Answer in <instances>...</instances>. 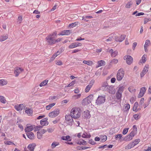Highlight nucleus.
Returning a JSON list of instances; mask_svg holds the SVG:
<instances>
[{
  "instance_id": "f257e3e1",
  "label": "nucleus",
  "mask_w": 151,
  "mask_h": 151,
  "mask_svg": "<svg viewBox=\"0 0 151 151\" xmlns=\"http://www.w3.org/2000/svg\"><path fill=\"white\" fill-rule=\"evenodd\" d=\"M81 113V110L79 108L75 107L71 110L70 115L72 116L74 119H77L80 117Z\"/></svg>"
},
{
  "instance_id": "f03ea898",
  "label": "nucleus",
  "mask_w": 151,
  "mask_h": 151,
  "mask_svg": "<svg viewBox=\"0 0 151 151\" xmlns=\"http://www.w3.org/2000/svg\"><path fill=\"white\" fill-rule=\"evenodd\" d=\"M57 34L56 32H55L46 37V39L48 45L54 44L55 39L56 37Z\"/></svg>"
},
{
  "instance_id": "7ed1b4c3",
  "label": "nucleus",
  "mask_w": 151,
  "mask_h": 151,
  "mask_svg": "<svg viewBox=\"0 0 151 151\" xmlns=\"http://www.w3.org/2000/svg\"><path fill=\"white\" fill-rule=\"evenodd\" d=\"M73 118V116L70 114L66 115L65 117L64 124L67 125L72 126L74 122Z\"/></svg>"
},
{
  "instance_id": "20e7f679",
  "label": "nucleus",
  "mask_w": 151,
  "mask_h": 151,
  "mask_svg": "<svg viewBox=\"0 0 151 151\" xmlns=\"http://www.w3.org/2000/svg\"><path fill=\"white\" fill-rule=\"evenodd\" d=\"M106 101V96L104 95L99 96L96 101V104L97 105H100L104 104Z\"/></svg>"
},
{
  "instance_id": "39448f33",
  "label": "nucleus",
  "mask_w": 151,
  "mask_h": 151,
  "mask_svg": "<svg viewBox=\"0 0 151 151\" xmlns=\"http://www.w3.org/2000/svg\"><path fill=\"white\" fill-rule=\"evenodd\" d=\"M124 75V71L123 68H121L118 71L116 76L117 80L118 81H121Z\"/></svg>"
},
{
  "instance_id": "423d86ee",
  "label": "nucleus",
  "mask_w": 151,
  "mask_h": 151,
  "mask_svg": "<svg viewBox=\"0 0 151 151\" xmlns=\"http://www.w3.org/2000/svg\"><path fill=\"white\" fill-rule=\"evenodd\" d=\"M104 90L108 92L109 94H114L116 92V90L114 88V86H108L107 88L104 89Z\"/></svg>"
},
{
  "instance_id": "0eeeda50",
  "label": "nucleus",
  "mask_w": 151,
  "mask_h": 151,
  "mask_svg": "<svg viewBox=\"0 0 151 151\" xmlns=\"http://www.w3.org/2000/svg\"><path fill=\"white\" fill-rule=\"evenodd\" d=\"M59 113V109H56L53 111L50 112L49 114V116L51 118H54L58 116Z\"/></svg>"
},
{
  "instance_id": "6e6552de",
  "label": "nucleus",
  "mask_w": 151,
  "mask_h": 151,
  "mask_svg": "<svg viewBox=\"0 0 151 151\" xmlns=\"http://www.w3.org/2000/svg\"><path fill=\"white\" fill-rule=\"evenodd\" d=\"M134 131H132L128 135L126 136L124 140L126 141H129L132 140L134 136Z\"/></svg>"
},
{
  "instance_id": "1a4fd4ad",
  "label": "nucleus",
  "mask_w": 151,
  "mask_h": 151,
  "mask_svg": "<svg viewBox=\"0 0 151 151\" xmlns=\"http://www.w3.org/2000/svg\"><path fill=\"white\" fill-rule=\"evenodd\" d=\"M124 59L125 60H126V63L128 65L131 64L133 60L132 58L129 55L125 56L124 57Z\"/></svg>"
},
{
  "instance_id": "9d476101",
  "label": "nucleus",
  "mask_w": 151,
  "mask_h": 151,
  "mask_svg": "<svg viewBox=\"0 0 151 151\" xmlns=\"http://www.w3.org/2000/svg\"><path fill=\"white\" fill-rule=\"evenodd\" d=\"M94 82L95 81L93 80H92L90 81L89 84L86 86L85 89V91L86 93H87L89 92L93 85Z\"/></svg>"
},
{
  "instance_id": "9b49d317",
  "label": "nucleus",
  "mask_w": 151,
  "mask_h": 151,
  "mask_svg": "<svg viewBox=\"0 0 151 151\" xmlns=\"http://www.w3.org/2000/svg\"><path fill=\"white\" fill-rule=\"evenodd\" d=\"M146 91V88L145 87H143L141 88L139 93L138 96V97L140 98L143 96Z\"/></svg>"
},
{
  "instance_id": "f8f14e48",
  "label": "nucleus",
  "mask_w": 151,
  "mask_h": 151,
  "mask_svg": "<svg viewBox=\"0 0 151 151\" xmlns=\"http://www.w3.org/2000/svg\"><path fill=\"white\" fill-rule=\"evenodd\" d=\"M93 98V94H91L88 96L86 98L84 99V100L87 104H89L91 103Z\"/></svg>"
},
{
  "instance_id": "ddd939ff",
  "label": "nucleus",
  "mask_w": 151,
  "mask_h": 151,
  "mask_svg": "<svg viewBox=\"0 0 151 151\" xmlns=\"http://www.w3.org/2000/svg\"><path fill=\"white\" fill-rule=\"evenodd\" d=\"M72 33V30H64L61 31L59 34L58 35H70Z\"/></svg>"
},
{
  "instance_id": "4468645a",
  "label": "nucleus",
  "mask_w": 151,
  "mask_h": 151,
  "mask_svg": "<svg viewBox=\"0 0 151 151\" xmlns=\"http://www.w3.org/2000/svg\"><path fill=\"white\" fill-rule=\"evenodd\" d=\"M48 118H44L40 121V124L42 126H45L47 125L49 123L47 121Z\"/></svg>"
},
{
  "instance_id": "2eb2a0df",
  "label": "nucleus",
  "mask_w": 151,
  "mask_h": 151,
  "mask_svg": "<svg viewBox=\"0 0 151 151\" xmlns=\"http://www.w3.org/2000/svg\"><path fill=\"white\" fill-rule=\"evenodd\" d=\"M35 127V126L30 125V126H27L25 128L24 130L25 132L27 133L29 132L32 131L34 128Z\"/></svg>"
},
{
  "instance_id": "dca6fc26",
  "label": "nucleus",
  "mask_w": 151,
  "mask_h": 151,
  "mask_svg": "<svg viewBox=\"0 0 151 151\" xmlns=\"http://www.w3.org/2000/svg\"><path fill=\"white\" fill-rule=\"evenodd\" d=\"M148 68L149 65H146L140 74V76L141 77L144 76L145 74L148 71Z\"/></svg>"
},
{
  "instance_id": "f3484780",
  "label": "nucleus",
  "mask_w": 151,
  "mask_h": 151,
  "mask_svg": "<svg viewBox=\"0 0 151 151\" xmlns=\"http://www.w3.org/2000/svg\"><path fill=\"white\" fill-rule=\"evenodd\" d=\"M24 71V69L21 68L17 67L16 68L14 71V73L15 74V76H18L19 74L22 72Z\"/></svg>"
},
{
  "instance_id": "a211bd4d",
  "label": "nucleus",
  "mask_w": 151,
  "mask_h": 151,
  "mask_svg": "<svg viewBox=\"0 0 151 151\" xmlns=\"http://www.w3.org/2000/svg\"><path fill=\"white\" fill-rule=\"evenodd\" d=\"M126 36L124 35H122L119 37H116L115 38V40L117 42H122L124 40Z\"/></svg>"
},
{
  "instance_id": "6ab92c4d",
  "label": "nucleus",
  "mask_w": 151,
  "mask_h": 151,
  "mask_svg": "<svg viewBox=\"0 0 151 151\" xmlns=\"http://www.w3.org/2000/svg\"><path fill=\"white\" fill-rule=\"evenodd\" d=\"M109 52L110 53L111 56L112 57H115L118 54V52L117 51H114L112 49H111Z\"/></svg>"
},
{
  "instance_id": "aec40b11",
  "label": "nucleus",
  "mask_w": 151,
  "mask_h": 151,
  "mask_svg": "<svg viewBox=\"0 0 151 151\" xmlns=\"http://www.w3.org/2000/svg\"><path fill=\"white\" fill-rule=\"evenodd\" d=\"M36 146L35 143L30 144L28 146L27 148L30 151H33Z\"/></svg>"
},
{
  "instance_id": "412c9836",
  "label": "nucleus",
  "mask_w": 151,
  "mask_h": 151,
  "mask_svg": "<svg viewBox=\"0 0 151 151\" xmlns=\"http://www.w3.org/2000/svg\"><path fill=\"white\" fill-rule=\"evenodd\" d=\"M27 137L30 139H34L35 135L32 132L27 133L26 134Z\"/></svg>"
},
{
  "instance_id": "4be33fe9",
  "label": "nucleus",
  "mask_w": 151,
  "mask_h": 151,
  "mask_svg": "<svg viewBox=\"0 0 151 151\" xmlns=\"http://www.w3.org/2000/svg\"><path fill=\"white\" fill-rule=\"evenodd\" d=\"M135 145V144H134V143L132 142L129 143L127 146H126L125 148L126 150L130 149L132 148Z\"/></svg>"
},
{
  "instance_id": "5701e85b",
  "label": "nucleus",
  "mask_w": 151,
  "mask_h": 151,
  "mask_svg": "<svg viewBox=\"0 0 151 151\" xmlns=\"http://www.w3.org/2000/svg\"><path fill=\"white\" fill-rule=\"evenodd\" d=\"M76 143L80 145H85L86 144V142L83 139H80L76 142Z\"/></svg>"
},
{
  "instance_id": "b1692460",
  "label": "nucleus",
  "mask_w": 151,
  "mask_h": 151,
  "mask_svg": "<svg viewBox=\"0 0 151 151\" xmlns=\"http://www.w3.org/2000/svg\"><path fill=\"white\" fill-rule=\"evenodd\" d=\"M122 93L117 92H116V99L120 102L122 100Z\"/></svg>"
},
{
  "instance_id": "393cba45",
  "label": "nucleus",
  "mask_w": 151,
  "mask_h": 151,
  "mask_svg": "<svg viewBox=\"0 0 151 151\" xmlns=\"http://www.w3.org/2000/svg\"><path fill=\"white\" fill-rule=\"evenodd\" d=\"M105 62L103 60H101L98 62V65L96 66V68L104 66L105 65Z\"/></svg>"
},
{
  "instance_id": "a878e982",
  "label": "nucleus",
  "mask_w": 151,
  "mask_h": 151,
  "mask_svg": "<svg viewBox=\"0 0 151 151\" xmlns=\"http://www.w3.org/2000/svg\"><path fill=\"white\" fill-rule=\"evenodd\" d=\"M25 112L28 115H31L32 114L33 111L30 109L26 108L25 111Z\"/></svg>"
},
{
  "instance_id": "bb28decb",
  "label": "nucleus",
  "mask_w": 151,
  "mask_h": 151,
  "mask_svg": "<svg viewBox=\"0 0 151 151\" xmlns=\"http://www.w3.org/2000/svg\"><path fill=\"white\" fill-rule=\"evenodd\" d=\"M70 136L67 135L66 136H63L61 137V139L63 140H68L69 141H70L71 140V139H70Z\"/></svg>"
},
{
  "instance_id": "cd10ccee",
  "label": "nucleus",
  "mask_w": 151,
  "mask_h": 151,
  "mask_svg": "<svg viewBox=\"0 0 151 151\" xmlns=\"http://www.w3.org/2000/svg\"><path fill=\"white\" fill-rule=\"evenodd\" d=\"M23 106V104H20L18 106H14L15 108L18 111L21 110L22 109Z\"/></svg>"
},
{
  "instance_id": "c85d7f7f",
  "label": "nucleus",
  "mask_w": 151,
  "mask_h": 151,
  "mask_svg": "<svg viewBox=\"0 0 151 151\" xmlns=\"http://www.w3.org/2000/svg\"><path fill=\"white\" fill-rule=\"evenodd\" d=\"M124 86H121L118 87V89L117 92H120L122 93L124 91Z\"/></svg>"
},
{
  "instance_id": "c756f323",
  "label": "nucleus",
  "mask_w": 151,
  "mask_h": 151,
  "mask_svg": "<svg viewBox=\"0 0 151 151\" xmlns=\"http://www.w3.org/2000/svg\"><path fill=\"white\" fill-rule=\"evenodd\" d=\"M138 105V103L137 102L135 103L133 109V110L134 111H137V108Z\"/></svg>"
},
{
  "instance_id": "7c9ffc66",
  "label": "nucleus",
  "mask_w": 151,
  "mask_h": 151,
  "mask_svg": "<svg viewBox=\"0 0 151 151\" xmlns=\"http://www.w3.org/2000/svg\"><path fill=\"white\" fill-rule=\"evenodd\" d=\"M60 53V52L59 53V52L58 51L55 54H54L52 57L50 58V60L52 61L54 60L56 57Z\"/></svg>"
},
{
  "instance_id": "2f4dec72",
  "label": "nucleus",
  "mask_w": 151,
  "mask_h": 151,
  "mask_svg": "<svg viewBox=\"0 0 151 151\" xmlns=\"http://www.w3.org/2000/svg\"><path fill=\"white\" fill-rule=\"evenodd\" d=\"M8 38V36L7 35H3L1 36L0 37V41L1 42L3 41Z\"/></svg>"
},
{
  "instance_id": "473e14b6",
  "label": "nucleus",
  "mask_w": 151,
  "mask_h": 151,
  "mask_svg": "<svg viewBox=\"0 0 151 151\" xmlns=\"http://www.w3.org/2000/svg\"><path fill=\"white\" fill-rule=\"evenodd\" d=\"M55 104V103H53L49 104V105L46 106V109L47 110H49L51 108H52L53 106H54Z\"/></svg>"
},
{
  "instance_id": "72a5a7b5",
  "label": "nucleus",
  "mask_w": 151,
  "mask_h": 151,
  "mask_svg": "<svg viewBox=\"0 0 151 151\" xmlns=\"http://www.w3.org/2000/svg\"><path fill=\"white\" fill-rule=\"evenodd\" d=\"M59 145V143L58 142H54L52 143L51 146L52 148V149L55 148L56 146Z\"/></svg>"
},
{
  "instance_id": "f704fd0d",
  "label": "nucleus",
  "mask_w": 151,
  "mask_h": 151,
  "mask_svg": "<svg viewBox=\"0 0 151 151\" xmlns=\"http://www.w3.org/2000/svg\"><path fill=\"white\" fill-rule=\"evenodd\" d=\"M48 82V80H45L41 82L40 84V87H42L45 86L46 85Z\"/></svg>"
},
{
  "instance_id": "c9c22d12",
  "label": "nucleus",
  "mask_w": 151,
  "mask_h": 151,
  "mask_svg": "<svg viewBox=\"0 0 151 151\" xmlns=\"http://www.w3.org/2000/svg\"><path fill=\"white\" fill-rule=\"evenodd\" d=\"M133 4V3L132 1H130L127 3V4L126 5L125 7L127 8H130Z\"/></svg>"
},
{
  "instance_id": "e433bc0d",
  "label": "nucleus",
  "mask_w": 151,
  "mask_h": 151,
  "mask_svg": "<svg viewBox=\"0 0 151 151\" xmlns=\"http://www.w3.org/2000/svg\"><path fill=\"white\" fill-rule=\"evenodd\" d=\"M68 47L69 48H73L77 47L76 42L72 43Z\"/></svg>"
},
{
  "instance_id": "4c0bfd02",
  "label": "nucleus",
  "mask_w": 151,
  "mask_h": 151,
  "mask_svg": "<svg viewBox=\"0 0 151 151\" xmlns=\"http://www.w3.org/2000/svg\"><path fill=\"white\" fill-rule=\"evenodd\" d=\"M6 100L4 97L3 96H0V102L3 104L6 103Z\"/></svg>"
},
{
  "instance_id": "58836bf2",
  "label": "nucleus",
  "mask_w": 151,
  "mask_h": 151,
  "mask_svg": "<svg viewBox=\"0 0 151 151\" xmlns=\"http://www.w3.org/2000/svg\"><path fill=\"white\" fill-rule=\"evenodd\" d=\"M151 44V42L149 40H146L145 43L144 45V47H148L149 45Z\"/></svg>"
},
{
  "instance_id": "ea45409f",
  "label": "nucleus",
  "mask_w": 151,
  "mask_h": 151,
  "mask_svg": "<svg viewBox=\"0 0 151 151\" xmlns=\"http://www.w3.org/2000/svg\"><path fill=\"white\" fill-rule=\"evenodd\" d=\"M83 63L84 64H86L89 65H91L93 64V62L92 61H86L84 60L83 61Z\"/></svg>"
},
{
  "instance_id": "a19ab883",
  "label": "nucleus",
  "mask_w": 151,
  "mask_h": 151,
  "mask_svg": "<svg viewBox=\"0 0 151 151\" xmlns=\"http://www.w3.org/2000/svg\"><path fill=\"white\" fill-rule=\"evenodd\" d=\"M7 84V82L3 79L0 80V85L1 86H4Z\"/></svg>"
},
{
  "instance_id": "79ce46f5",
  "label": "nucleus",
  "mask_w": 151,
  "mask_h": 151,
  "mask_svg": "<svg viewBox=\"0 0 151 151\" xmlns=\"http://www.w3.org/2000/svg\"><path fill=\"white\" fill-rule=\"evenodd\" d=\"M78 24V22H75L74 23H71V24H70L69 25L68 27H73L75 26H76V25H77Z\"/></svg>"
},
{
  "instance_id": "37998d69",
  "label": "nucleus",
  "mask_w": 151,
  "mask_h": 151,
  "mask_svg": "<svg viewBox=\"0 0 151 151\" xmlns=\"http://www.w3.org/2000/svg\"><path fill=\"white\" fill-rule=\"evenodd\" d=\"M109 86L108 85V83L106 82H104L103 83L102 85V87H104L105 89L107 88L108 86Z\"/></svg>"
},
{
  "instance_id": "c03bdc74",
  "label": "nucleus",
  "mask_w": 151,
  "mask_h": 151,
  "mask_svg": "<svg viewBox=\"0 0 151 151\" xmlns=\"http://www.w3.org/2000/svg\"><path fill=\"white\" fill-rule=\"evenodd\" d=\"M37 137L38 139H41L42 137V133H41L39 132H38L37 133Z\"/></svg>"
},
{
  "instance_id": "a18cd8bd",
  "label": "nucleus",
  "mask_w": 151,
  "mask_h": 151,
  "mask_svg": "<svg viewBox=\"0 0 151 151\" xmlns=\"http://www.w3.org/2000/svg\"><path fill=\"white\" fill-rule=\"evenodd\" d=\"M118 62V60L116 59H113L112 60H111L110 62V64H116Z\"/></svg>"
},
{
  "instance_id": "49530a36",
  "label": "nucleus",
  "mask_w": 151,
  "mask_h": 151,
  "mask_svg": "<svg viewBox=\"0 0 151 151\" xmlns=\"http://www.w3.org/2000/svg\"><path fill=\"white\" fill-rule=\"evenodd\" d=\"M107 139V137L106 136L104 135L101 138L100 141L101 142H104L106 141Z\"/></svg>"
},
{
  "instance_id": "de8ad7c7",
  "label": "nucleus",
  "mask_w": 151,
  "mask_h": 151,
  "mask_svg": "<svg viewBox=\"0 0 151 151\" xmlns=\"http://www.w3.org/2000/svg\"><path fill=\"white\" fill-rule=\"evenodd\" d=\"M128 89L129 91L131 93L135 92L136 91L135 89L134 88L132 87H129Z\"/></svg>"
},
{
  "instance_id": "09e8293b",
  "label": "nucleus",
  "mask_w": 151,
  "mask_h": 151,
  "mask_svg": "<svg viewBox=\"0 0 151 151\" xmlns=\"http://www.w3.org/2000/svg\"><path fill=\"white\" fill-rule=\"evenodd\" d=\"M133 117L135 119L137 120L139 119L140 117V116L138 114H136L133 115Z\"/></svg>"
},
{
  "instance_id": "8fccbe9b",
  "label": "nucleus",
  "mask_w": 151,
  "mask_h": 151,
  "mask_svg": "<svg viewBox=\"0 0 151 151\" xmlns=\"http://www.w3.org/2000/svg\"><path fill=\"white\" fill-rule=\"evenodd\" d=\"M84 116L86 118H88L90 117V115L89 112H84Z\"/></svg>"
},
{
  "instance_id": "3c124183",
  "label": "nucleus",
  "mask_w": 151,
  "mask_h": 151,
  "mask_svg": "<svg viewBox=\"0 0 151 151\" xmlns=\"http://www.w3.org/2000/svg\"><path fill=\"white\" fill-rule=\"evenodd\" d=\"M130 105L129 104H126L125 105V109L126 110V111H127L129 110L130 108Z\"/></svg>"
},
{
  "instance_id": "603ef678",
  "label": "nucleus",
  "mask_w": 151,
  "mask_h": 151,
  "mask_svg": "<svg viewBox=\"0 0 151 151\" xmlns=\"http://www.w3.org/2000/svg\"><path fill=\"white\" fill-rule=\"evenodd\" d=\"M128 128H124L122 134L124 135L126 134L128 132Z\"/></svg>"
},
{
  "instance_id": "864d4df0",
  "label": "nucleus",
  "mask_w": 151,
  "mask_h": 151,
  "mask_svg": "<svg viewBox=\"0 0 151 151\" xmlns=\"http://www.w3.org/2000/svg\"><path fill=\"white\" fill-rule=\"evenodd\" d=\"M5 144L7 145H14V143L12 142L9 141H7L4 142Z\"/></svg>"
},
{
  "instance_id": "5fc2aeb1",
  "label": "nucleus",
  "mask_w": 151,
  "mask_h": 151,
  "mask_svg": "<svg viewBox=\"0 0 151 151\" xmlns=\"http://www.w3.org/2000/svg\"><path fill=\"white\" fill-rule=\"evenodd\" d=\"M140 139H137L135 140L133 142L134 144H135V145H137L140 142Z\"/></svg>"
},
{
  "instance_id": "6e6d98bb",
  "label": "nucleus",
  "mask_w": 151,
  "mask_h": 151,
  "mask_svg": "<svg viewBox=\"0 0 151 151\" xmlns=\"http://www.w3.org/2000/svg\"><path fill=\"white\" fill-rule=\"evenodd\" d=\"M144 98H142L141 99V100L139 102V105L142 106L144 102Z\"/></svg>"
},
{
  "instance_id": "4d7b16f0",
  "label": "nucleus",
  "mask_w": 151,
  "mask_h": 151,
  "mask_svg": "<svg viewBox=\"0 0 151 151\" xmlns=\"http://www.w3.org/2000/svg\"><path fill=\"white\" fill-rule=\"evenodd\" d=\"M122 137V135L121 134H117V135H116L115 139L116 140H117L118 138L120 139Z\"/></svg>"
},
{
  "instance_id": "13d9d810",
  "label": "nucleus",
  "mask_w": 151,
  "mask_h": 151,
  "mask_svg": "<svg viewBox=\"0 0 151 151\" xmlns=\"http://www.w3.org/2000/svg\"><path fill=\"white\" fill-rule=\"evenodd\" d=\"M81 96V94H78L75 95L73 96V97H75V99H78L80 98Z\"/></svg>"
},
{
  "instance_id": "bf43d9fd",
  "label": "nucleus",
  "mask_w": 151,
  "mask_h": 151,
  "mask_svg": "<svg viewBox=\"0 0 151 151\" xmlns=\"http://www.w3.org/2000/svg\"><path fill=\"white\" fill-rule=\"evenodd\" d=\"M88 142L92 145H95L96 143L92 139L89 140L88 141Z\"/></svg>"
},
{
  "instance_id": "052dcab7",
  "label": "nucleus",
  "mask_w": 151,
  "mask_h": 151,
  "mask_svg": "<svg viewBox=\"0 0 151 151\" xmlns=\"http://www.w3.org/2000/svg\"><path fill=\"white\" fill-rule=\"evenodd\" d=\"M151 20V19L149 18H145L144 19V24H146L148 22L150 21Z\"/></svg>"
},
{
  "instance_id": "680f3d73",
  "label": "nucleus",
  "mask_w": 151,
  "mask_h": 151,
  "mask_svg": "<svg viewBox=\"0 0 151 151\" xmlns=\"http://www.w3.org/2000/svg\"><path fill=\"white\" fill-rule=\"evenodd\" d=\"M108 145H104L98 147V148L99 149H104L107 147Z\"/></svg>"
},
{
  "instance_id": "e2e57ef3",
  "label": "nucleus",
  "mask_w": 151,
  "mask_h": 151,
  "mask_svg": "<svg viewBox=\"0 0 151 151\" xmlns=\"http://www.w3.org/2000/svg\"><path fill=\"white\" fill-rule=\"evenodd\" d=\"M54 129L52 128H49L47 129V131L49 132H52L53 131Z\"/></svg>"
},
{
  "instance_id": "0e129e2a",
  "label": "nucleus",
  "mask_w": 151,
  "mask_h": 151,
  "mask_svg": "<svg viewBox=\"0 0 151 151\" xmlns=\"http://www.w3.org/2000/svg\"><path fill=\"white\" fill-rule=\"evenodd\" d=\"M142 62L143 63H145L146 61V57L144 55L142 58Z\"/></svg>"
},
{
  "instance_id": "69168bd1",
  "label": "nucleus",
  "mask_w": 151,
  "mask_h": 151,
  "mask_svg": "<svg viewBox=\"0 0 151 151\" xmlns=\"http://www.w3.org/2000/svg\"><path fill=\"white\" fill-rule=\"evenodd\" d=\"M75 81H72L70 83H69L68 85L67 86V87H70L72 86H73L75 84Z\"/></svg>"
},
{
  "instance_id": "338daca9",
  "label": "nucleus",
  "mask_w": 151,
  "mask_h": 151,
  "mask_svg": "<svg viewBox=\"0 0 151 151\" xmlns=\"http://www.w3.org/2000/svg\"><path fill=\"white\" fill-rule=\"evenodd\" d=\"M18 122H17V124L18 125L19 127L22 130H23V128L22 125L21 124H18Z\"/></svg>"
},
{
  "instance_id": "774afa93",
  "label": "nucleus",
  "mask_w": 151,
  "mask_h": 151,
  "mask_svg": "<svg viewBox=\"0 0 151 151\" xmlns=\"http://www.w3.org/2000/svg\"><path fill=\"white\" fill-rule=\"evenodd\" d=\"M113 38L112 37H109L108 39L106 40V42L111 41L112 40Z\"/></svg>"
}]
</instances>
